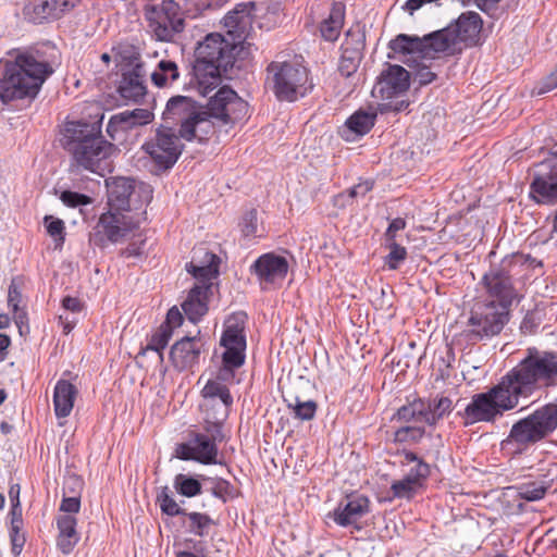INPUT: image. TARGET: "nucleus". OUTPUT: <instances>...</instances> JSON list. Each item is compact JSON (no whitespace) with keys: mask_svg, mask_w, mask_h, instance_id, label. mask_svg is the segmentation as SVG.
Masks as SVG:
<instances>
[{"mask_svg":"<svg viewBox=\"0 0 557 557\" xmlns=\"http://www.w3.org/2000/svg\"><path fill=\"white\" fill-rule=\"evenodd\" d=\"M253 9V2L237 3L223 18L226 36L211 33L196 48L193 74L203 97L221 84L223 76L232 78L234 67L240 69L238 62L248 57L245 44Z\"/></svg>","mask_w":557,"mask_h":557,"instance_id":"obj_1","label":"nucleus"},{"mask_svg":"<svg viewBox=\"0 0 557 557\" xmlns=\"http://www.w3.org/2000/svg\"><path fill=\"white\" fill-rule=\"evenodd\" d=\"M53 72L50 64L30 49H13L0 60V99L9 103L18 99H34L41 85Z\"/></svg>","mask_w":557,"mask_h":557,"instance_id":"obj_2","label":"nucleus"},{"mask_svg":"<svg viewBox=\"0 0 557 557\" xmlns=\"http://www.w3.org/2000/svg\"><path fill=\"white\" fill-rule=\"evenodd\" d=\"M62 135L61 144L70 154L71 171L86 170L95 173L100 169L101 163L117 150L115 145L108 141L101 134V121L66 122Z\"/></svg>","mask_w":557,"mask_h":557,"instance_id":"obj_3","label":"nucleus"},{"mask_svg":"<svg viewBox=\"0 0 557 557\" xmlns=\"http://www.w3.org/2000/svg\"><path fill=\"white\" fill-rule=\"evenodd\" d=\"M502 381L517 404L537 391L557 386V352L529 347L525 357Z\"/></svg>","mask_w":557,"mask_h":557,"instance_id":"obj_4","label":"nucleus"},{"mask_svg":"<svg viewBox=\"0 0 557 557\" xmlns=\"http://www.w3.org/2000/svg\"><path fill=\"white\" fill-rule=\"evenodd\" d=\"M556 430L557 397L515 422L508 435L500 442V447L511 454H523Z\"/></svg>","mask_w":557,"mask_h":557,"instance_id":"obj_5","label":"nucleus"},{"mask_svg":"<svg viewBox=\"0 0 557 557\" xmlns=\"http://www.w3.org/2000/svg\"><path fill=\"white\" fill-rule=\"evenodd\" d=\"M264 87L278 101L294 102L305 97L313 87L308 70L292 62L272 61L265 69Z\"/></svg>","mask_w":557,"mask_h":557,"instance_id":"obj_6","label":"nucleus"},{"mask_svg":"<svg viewBox=\"0 0 557 557\" xmlns=\"http://www.w3.org/2000/svg\"><path fill=\"white\" fill-rule=\"evenodd\" d=\"M517 406V401L500 380L498 384L487 392L474 394L463 411H458L457 416L462 419L465 426L479 422L494 423L498 418L503 417L505 411L511 410Z\"/></svg>","mask_w":557,"mask_h":557,"instance_id":"obj_7","label":"nucleus"},{"mask_svg":"<svg viewBox=\"0 0 557 557\" xmlns=\"http://www.w3.org/2000/svg\"><path fill=\"white\" fill-rule=\"evenodd\" d=\"M508 321V309L495 300L478 302L471 310L468 327L456 336L458 344L475 345L502 332Z\"/></svg>","mask_w":557,"mask_h":557,"instance_id":"obj_8","label":"nucleus"},{"mask_svg":"<svg viewBox=\"0 0 557 557\" xmlns=\"http://www.w3.org/2000/svg\"><path fill=\"white\" fill-rule=\"evenodd\" d=\"M143 218V213H128L109 208L100 214L89 232V244L104 249L110 244L121 243L139 228Z\"/></svg>","mask_w":557,"mask_h":557,"instance_id":"obj_9","label":"nucleus"},{"mask_svg":"<svg viewBox=\"0 0 557 557\" xmlns=\"http://www.w3.org/2000/svg\"><path fill=\"white\" fill-rule=\"evenodd\" d=\"M108 206L111 209L128 213H143V210L152 200L151 185L128 177H114L107 181Z\"/></svg>","mask_w":557,"mask_h":557,"instance_id":"obj_10","label":"nucleus"},{"mask_svg":"<svg viewBox=\"0 0 557 557\" xmlns=\"http://www.w3.org/2000/svg\"><path fill=\"white\" fill-rule=\"evenodd\" d=\"M518 255H508L499 263L491 264L490 270L482 276L481 284L486 294L495 298L496 304L508 309L517 296L513 284V269Z\"/></svg>","mask_w":557,"mask_h":557,"instance_id":"obj_11","label":"nucleus"},{"mask_svg":"<svg viewBox=\"0 0 557 557\" xmlns=\"http://www.w3.org/2000/svg\"><path fill=\"white\" fill-rule=\"evenodd\" d=\"M145 16L153 37L159 41L171 42L185 28L182 9L174 0L146 5Z\"/></svg>","mask_w":557,"mask_h":557,"instance_id":"obj_12","label":"nucleus"},{"mask_svg":"<svg viewBox=\"0 0 557 557\" xmlns=\"http://www.w3.org/2000/svg\"><path fill=\"white\" fill-rule=\"evenodd\" d=\"M529 196L539 205L557 203V145L548 158L535 164Z\"/></svg>","mask_w":557,"mask_h":557,"instance_id":"obj_13","label":"nucleus"},{"mask_svg":"<svg viewBox=\"0 0 557 557\" xmlns=\"http://www.w3.org/2000/svg\"><path fill=\"white\" fill-rule=\"evenodd\" d=\"M180 137L173 126L161 124L156 129L154 138L145 143L143 149L159 168L168 170L176 163L182 153L183 145Z\"/></svg>","mask_w":557,"mask_h":557,"instance_id":"obj_14","label":"nucleus"},{"mask_svg":"<svg viewBox=\"0 0 557 557\" xmlns=\"http://www.w3.org/2000/svg\"><path fill=\"white\" fill-rule=\"evenodd\" d=\"M205 111L222 125L234 124L248 112V103L230 87H221L210 97Z\"/></svg>","mask_w":557,"mask_h":557,"instance_id":"obj_15","label":"nucleus"},{"mask_svg":"<svg viewBox=\"0 0 557 557\" xmlns=\"http://www.w3.org/2000/svg\"><path fill=\"white\" fill-rule=\"evenodd\" d=\"M81 0H27L23 13L34 24L52 23L78 5Z\"/></svg>","mask_w":557,"mask_h":557,"instance_id":"obj_16","label":"nucleus"},{"mask_svg":"<svg viewBox=\"0 0 557 557\" xmlns=\"http://www.w3.org/2000/svg\"><path fill=\"white\" fill-rule=\"evenodd\" d=\"M410 86V74L401 65H388L377 78L372 95L382 100H392L404 96Z\"/></svg>","mask_w":557,"mask_h":557,"instance_id":"obj_17","label":"nucleus"},{"mask_svg":"<svg viewBox=\"0 0 557 557\" xmlns=\"http://www.w3.org/2000/svg\"><path fill=\"white\" fill-rule=\"evenodd\" d=\"M218 444L203 433H193L187 443H181L175 449V456L182 460H195L202 465L218 463Z\"/></svg>","mask_w":557,"mask_h":557,"instance_id":"obj_18","label":"nucleus"},{"mask_svg":"<svg viewBox=\"0 0 557 557\" xmlns=\"http://www.w3.org/2000/svg\"><path fill=\"white\" fill-rule=\"evenodd\" d=\"M423 38L424 60L446 63L447 57L462 52V47L457 46L448 26L424 35Z\"/></svg>","mask_w":557,"mask_h":557,"instance_id":"obj_19","label":"nucleus"},{"mask_svg":"<svg viewBox=\"0 0 557 557\" xmlns=\"http://www.w3.org/2000/svg\"><path fill=\"white\" fill-rule=\"evenodd\" d=\"M483 21L479 13L468 11L448 25L457 46L463 48L480 44Z\"/></svg>","mask_w":557,"mask_h":557,"instance_id":"obj_20","label":"nucleus"},{"mask_svg":"<svg viewBox=\"0 0 557 557\" xmlns=\"http://www.w3.org/2000/svg\"><path fill=\"white\" fill-rule=\"evenodd\" d=\"M288 261L274 252L261 255L250 267L261 283L275 284L282 282L288 272Z\"/></svg>","mask_w":557,"mask_h":557,"instance_id":"obj_21","label":"nucleus"},{"mask_svg":"<svg viewBox=\"0 0 557 557\" xmlns=\"http://www.w3.org/2000/svg\"><path fill=\"white\" fill-rule=\"evenodd\" d=\"M370 511V500L363 495H352L347 497L346 503L341 502L330 517L341 527L354 525L358 531L361 525L358 520Z\"/></svg>","mask_w":557,"mask_h":557,"instance_id":"obj_22","label":"nucleus"},{"mask_svg":"<svg viewBox=\"0 0 557 557\" xmlns=\"http://www.w3.org/2000/svg\"><path fill=\"white\" fill-rule=\"evenodd\" d=\"M364 48V34L349 29L342 45V54L338 63V72L345 77L354 75L362 60Z\"/></svg>","mask_w":557,"mask_h":557,"instance_id":"obj_23","label":"nucleus"},{"mask_svg":"<svg viewBox=\"0 0 557 557\" xmlns=\"http://www.w3.org/2000/svg\"><path fill=\"white\" fill-rule=\"evenodd\" d=\"M198 336H185L177 341L170 350V360L175 369L183 371L198 362L202 349Z\"/></svg>","mask_w":557,"mask_h":557,"instance_id":"obj_24","label":"nucleus"},{"mask_svg":"<svg viewBox=\"0 0 557 557\" xmlns=\"http://www.w3.org/2000/svg\"><path fill=\"white\" fill-rule=\"evenodd\" d=\"M145 83V64H137L134 69H123L117 91L123 99L138 102L147 92Z\"/></svg>","mask_w":557,"mask_h":557,"instance_id":"obj_25","label":"nucleus"},{"mask_svg":"<svg viewBox=\"0 0 557 557\" xmlns=\"http://www.w3.org/2000/svg\"><path fill=\"white\" fill-rule=\"evenodd\" d=\"M200 107L201 106H198L197 102L189 97H172L168 101L163 112L164 124L171 126L180 124L182 126L185 122H190L197 117L196 113Z\"/></svg>","mask_w":557,"mask_h":557,"instance_id":"obj_26","label":"nucleus"},{"mask_svg":"<svg viewBox=\"0 0 557 557\" xmlns=\"http://www.w3.org/2000/svg\"><path fill=\"white\" fill-rule=\"evenodd\" d=\"M212 295L211 285L195 284L184 302L182 309L189 321L197 323L209 310V298Z\"/></svg>","mask_w":557,"mask_h":557,"instance_id":"obj_27","label":"nucleus"},{"mask_svg":"<svg viewBox=\"0 0 557 557\" xmlns=\"http://www.w3.org/2000/svg\"><path fill=\"white\" fill-rule=\"evenodd\" d=\"M424 38L416 35L399 34L388 42V49L398 57H404L405 63L412 66L411 63L418 60H424Z\"/></svg>","mask_w":557,"mask_h":557,"instance_id":"obj_28","label":"nucleus"},{"mask_svg":"<svg viewBox=\"0 0 557 557\" xmlns=\"http://www.w3.org/2000/svg\"><path fill=\"white\" fill-rule=\"evenodd\" d=\"M197 117L191 120L190 122H185L180 128V135L182 138L190 141L193 139H197L199 141H205L214 134V124L210 114L205 111L203 106L200 107L198 112L196 113Z\"/></svg>","mask_w":557,"mask_h":557,"instance_id":"obj_29","label":"nucleus"},{"mask_svg":"<svg viewBox=\"0 0 557 557\" xmlns=\"http://www.w3.org/2000/svg\"><path fill=\"white\" fill-rule=\"evenodd\" d=\"M58 536L57 547L62 554H71L77 543L81 540V535L77 532V519L72 515H60L55 519Z\"/></svg>","mask_w":557,"mask_h":557,"instance_id":"obj_30","label":"nucleus"},{"mask_svg":"<svg viewBox=\"0 0 557 557\" xmlns=\"http://www.w3.org/2000/svg\"><path fill=\"white\" fill-rule=\"evenodd\" d=\"M377 111L372 108H369V110H357L346 120L344 129L341 132L342 137L350 140L351 138L347 133H351L357 137L368 134L375 125Z\"/></svg>","mask_w":557,"mask_h":557,"instance_id":"obj_31","label":"nucleus"},{"mask_svg":"<svg viewBox=\"0 0 557 557\" xmlns=\"http://www.w3.org/2000/svg\"><path fill=\"white\" fill-rule=\"evenodd\" d=\"M77 393L76 386L71 382L66 380L58 381L53 392L54 412L58 418H66L70 416Z\"/></svg>","mask_w":557,"mask_h":557,"instance_id":"obj_32","label":"nucleus"},{"mask_svg":"<svg viewBox=\"0 0 557 557\" xmlns=\"http://www.w3.org/2000/svg\"><path fill=\"white\" fill-rule=\"evenodd\" d=\"M345 20V4L341 1L333 2L329 16L320 24V33L323 39L335 41L342 30Z\"/></svg>","mask_w":557,"mask_h":557,"instance_id":"obj_33","label":"nucleus"},{"mask_svg":"<svg viewBox=\"0 0 557 557\" xmlns=\"http://www.w3.org/2000/svg\"><path fill=\"white\" fill-rule=\"evenodd\" d=\"M208 263L203 265H197L194 261L187 264V271L197 280L196 284H210L212 286V280L219 274L220 258L210 252H206Z\"/></svg>","mask_w":557,"mask_h":557,"instance_id":"obj_34","label":"nucleus"},{"mask_svg":"<svg viewBox=\"0 0 557 557\" xmlns=\"http://www.w3.org/2000/svg\"><path fill=\"white\" fill-rule=\"evenodd\" d=\"M424 407L425 423L434 426L441 419L453 411V401L449 397L436 396L432 399H424Z\"/></svg>","mask_w":557,"mask_h":557,"instance_id":"obj_35","label":"nucleus"},{"mask_svg":"<svg viewBox=\"0 0 557 557\" xmlns=\"http://www.w3.org/2000/svg\"><path fill=\"white\" fill-rule=\"evenodd\" d=\"M112 53L121 66V71L123 69H134L137 64H144L139 49L132 44L120 42L112 47Z\"/></svg>","mask_w":557,"mask_h":557,"instance_id":"obj_36","label":"nucleus"},{"mask_svg":"<svg viewBox=\"0 0 557 557\" xmlns=\"http://www.w3.org/2000/svg\"><path fill=\"white\" fill-rule=\"evenodd\" d=\"M550 485L545 480H534L522 482L512 486L517 493V497L527 502H537L543 499Z\"/></svg>","mask_w":557,"mask_h":557,"instance_id":"obj_37","label":"nucleus"},{"mask_svg":"<svg viewBox=\"0 0 557 557\" xmlns=\"http://www.w3.org/2000/svg\"><path fill=\"white\" fill-rule=\"evenodd\" d=\"M392 420L410 423L423 421L425 423V407L423 398H414L407 405L401 406L394 413Z\"/></svg>","mask_w":557,"mask_h":557,"instance_id":"obj_38","label":"nucleus"},{"mask_svg":"<svg viewBox=\"0 0 557 557\" xmlns=\"http://www.w3.org/2000/svg\"><path fill=\"white\" fill-rule=\"evenodd\" d=\"M180 77L177 64L172 60H161L151 73V82L157 87H165Z\"/></svg>","mask_w":557,"mask_h":557,"instance_id":"obj_39","label":"nucleus"},{"mask_svg":"<svg viewBox=\"0 0 557 557\" xmlns=\"http://www.w3.org/2000/svg\"><path fill=\"white\" fill-rule=\"evenodd\" d=\"M182 517V523L187 528V531L200 537L207 536L209 528L214 524V521L207 513L186 511V515H183Z\"/></svg>","mask_w":557,"mask_h":557,"instance_id":"obj_40","label":"nucleus"},{"mask_svg":"<svg viewBox=\"0 0 557 557\" xmlns=\"http://www.w3.org/2000/svg\"><path fill=\"white\" fill-rule=\"evenodd\" d=\"M205 398H216L219 397L223 405V416L227 417L230 408L233 404V397L230 393L228 387L221 382L209 380L201 391Z\"/></svg>","mask_w":557,"mask_h":557,"instance_id":"obj_41","label":"nucleus"},{"mask_svg":"<svg viewBox=\"0 0 557 557\" xmlns=\"http://www.w3.org/2000/svg\"><path fill=\"white\" fill-rule=\"evenodd\" d=\"M414 64L413 82H417L419 86H426L436 79L437 72L444 63L434 60H418Z\"/></svg>","mask_w":557,"mask_h":557,"instance_id":"obj_42","label":"nucleus"},{"mask_svg":"<svg viewBox=\"0 0 557 557\" xmlns=\"http://www.w3.org/2000/svg\"><path fill=\"white\" fill-rule=\"evenodd\" d=\"M244 363L245 360L239 359L236 354H231L230 356L222 355V366L219 368L214 381L221 382L222 384L234 381L235 370L240 368Z\"/></svg>","mask_w":557,"mask_h":557,"instance_id":"obj_43","label":"nucleus"},{"mask_svg":"<svg viewBox=\"0 0 557 557\" xmlns=\"http://www.w3.org/2000/svg\"><path fill=\"white\" fill-rule=\"evenodd\" d=\"M220 345L224 348V352L222 355L230 356L231 354H236L239 359H246V335L238 336L222 333Z\"/></svg>","mask_w":557,"mask_h":557,"instance_id":"obj_44","label":"nucleus"},{"mask_svg":"<svg viewBox=\"0 0 557 557\" xmlns=\"http://www.w3.org/2000/svg\"><path fill=\"white\" fill-rule=\"evenodd\" d=\"M173 335V332L168 325H160L157 331L151 335L149 343L147 344L146 348L143 350L145 352L146 350H153L158 352L159 359L163 360V349L169 344V341L171 339Z\"/></svg>","mask_w":557,"mask_h":557,"instance_id":"obj_45","label":"nucleus"},{"mask_svg":"<svg viewBox=\"0 0 557 557\" xmlns=\"http://www.w3.org/2000/svg\"><path fill=\"white\" fill-rule=\"evenodd\" d=\"M157 503L160 505L162 513L166 516L175 517L186 515V510L181 508L175 502L168 486H163L157 494Z\"/></svg>","mask_w":557,"mask_h":557,"instance_id":"obj_46","label":"nucleus"},{"mask_svg":"<svg viewBox=\"0 0 557 557\" xmlns=\"http://www.w3.org/2000/svg\"><path fill=\"white\" fill-rule=\"evenodd\" d=\"M174 488L185 497H195L201 493L202 486L197 479L180 473L174 478Z\"/></svg>","mask_w":557,"mask_h":557,"instance_id":"obj_47","label":"nucleus"},{"mask_svg":"<svg viewBox=\"0 0 557 557\" xmlns=\"http://www.w3.org/2000/svg\"><path fill=\"white\" fill-rule=\"evenodd\" d=\"M287 407L293 410L295 418L300 420H312L315 416L318 405L313 400L301 401L298 397L293 400L285 399Z\"/></svg>","mask_w":557,"mask_h":557,"instance_id":"obj_48","label":"nucleus"},{"mask_svg":"<svg viewBox=\"0 0 557 557\" xmlns=\"http://www.w3.org/2000/svg\"><path fill=\"white\" fill-rule=\"evenodd\" d=\"M425 434L423 426L404 425L394 433L395 443H419Z\"/></svg>","mask_w":557,"mask_h":557,"instance_id":"obj_49","label":"nucleus"},{"mask_svg":"<svg viewBox=\"0 0 557 557\" xmlns=\"http://www.w3.org/2000/svg\"><path fill=\"white\" fill-rule=\"evenodd\" d=\"M132 128H133V126H132L131 122L128 121L126 113L123 111V112L116 113L110 117L108 125H107V133L112 140H116L117 135L120 133L125 134Z\"/></svg>","mask_w":557,"mask_h":557,"instance_id":"obj_50","label":"nucleus"},{"mask_svg":"<svg viewBox=\"0 0 557 557\" xmlns=\"http://www.w3.org/2000/svg\"><path fill=\"white\" fill-rule=\"evenodd\" d=\"M248 317L244 311H238L232 313L224 322V331L223 333H228L231 335H246V323Z\"/></svg>","mask_w":557,"mask_h":557,"instance_id":"obj_51","label":"nucleus"},{"mask_svg":"<svg viewBox=\"0 0 557 557\" xmlns=\"http://www.w3.org/2000/svg\"><path fill=\"white\" fill-rule=\"evenodd\" d=\"M385 244L389 249V253L385 258V264L389 270H396L398 269L399 264L406 260L407 250L397 242H385Z\"/></svg>","mask_w":557,"mask_h":557,"instance_id":"obj_52","label":"nucleus"},{"mask_svg":"<svg viewBox=\"0 0 557 557\" xmlns=\"http://www.w3.org/2000/svg\"><path fill=\"white\" fill-rule=\"evenodd\" d=\"M420 487L406 475L398 481H394L391 485L393 496L396 498H411Z\"/></svg>","mask_w":557,"mask_h":557,"instance_id":"obj_53","label":"nucleus"},{"mask_svg":"<svg viewBox=\"0 0 557 557\" xmlns=\"http://www.w3.org/2000/svg\"><path fill=\"white\" fill-rule=\"evenodd\" d=\"M60 199L65 206H67L70 208L87 206L92 202L91 197H89L85 194H81V193L72 191V190L62 191L60 195Z\"/></svg>","mask_w":557,"mask_h":557,"instance_id":"obj_54","label":"nucleus"},{"mask_svg":"<svg viewBox=\"0 0 557 557\" xmlns=\"http://www.w3.org/2000/svg\"><path fill=\"white\" fill-rule=\"evenodd\" d=\"M221 0H187L186 10L193 16L203 13L207 10H214L220 8Z\"/></svg>","mask_w":557,"mask_h":557,"instance_id":"obj_55","label":"nucleus"},{"mask_svg":"<svg viewBox=\"0 0 557 557\" xmlns=\"http://www.w3.org/2000/svg\"><path fill=\"white\" fill-rule=\"evenodd\" d=\"M226 418L222 414L221 419H216L215 421H205L203 430L215 444L222 443L225 440V435L223 433V421Z\"/></svg>","mask_w":557,"mask_h":557,"instance_id":"obj_56","label":"nucleus"},{"mask_svg":"<svg viewBox=\"0 0 557 557\" xmlns=\"http://www.w3.org/2000/svg\"><path fill=\"white\" fill-rule=\"evenodd\" d=\"M431 473L430 466L425 461H418L406 474L416 485L422 487Z\"/></svg>","mask_w":557,"mask_h":557,"instance_id":"obj_57","label":"nucleus"},{"mask_svg":"<svg viewBox=\"0 0 557 557\" xmlns=\"http://www.w3.org/2000/svg\"><path fill=\"white\" fill-rule=\"evenodd\" d=\"M24 282L22 277H14L11 281L8 292V305L14 312L18 311L20 302L22 301L21 288Z\"/></svg>","mask_w":557,"mask_h":557,"instance_id":"obj_58","label":"nucleus"},{"mask_svg":"<svg viewBox=\"0 0 557 557\" xmlns=\"http://www.w3.org/2000/svg\"><path fill=\"white\" fill-rule=\"evenodd\" d=\"M374 182L367 180L356 184L355 186L347 189L345 193H342L337 196V199L347 198L355 199L357 197H364L368 193L373 189Z\"/></svg>","mask_w":557,"mask_h":557,"instance_id":"obj_59","label":"nucleus"},{"mask_svg":"<svg viewBox=\"0 0 557 557\" xmlns=\"http://www.w3.org/2000/svg\"><path fill=\"white\" fill-rule=\"evenodd\" d=\"M242 233L244 236H253L258 230V212L256 209L247 211L240 222Z\"/></svg>","mask_w":557,"mask_h":557,"instance_id":"obj_60","label":"nucleus"},{"mask_svg":"<svg viewBox=\"0 0 557 557\" xmlns=\"http://www.w3.org/2000/svg\"><path fill=\"white\" fill-rule=\"evenodd\" d=\"M133 128L150 123L153 119V113L147 109H135L132 111H124Z\"/></svg>","mask_w":557,"mask_h":557,"instance_id":"obj_61","label":"nucleus"},{"mask_svg":"<svg viewBox=\"0 0 557 557\" xmlns=\"http://www.w3.org/2000/svg\"><path fill=\"white\" fill-rule=\"evenodd\" d=\"M46 227L48 234L54 238L55 242L63 244L64 243V222L60 219H52L51 216H46Z\"/></svg>","mask_w":557,"mask_h":557,"instance_id":"obj_62","label":"nucleus"},{"mask_svg":"<svg viewBox=\"0 0 557 557\" xmlns=\"http://www.w3.org/2000/svg\"><path fill=\"white\" fill-rule=\"evenodd\" d=\"M84 486V481L76 474L69 475L63 484L64 495H79Z\"/></svg>","mask_w":557,"mask_h":557,"instance_id":"obj_63","label":"nucleus"},{"mask_svg":"<svg viewBox=\"0 0 557 557\" xmlns=\"http://www.w3.org/2000/svg\"><path fill=\"white\" fill-rule=\"evenodd\" d=\"M232 488L233 486L227 480L220 478L214 480L211 493L225 503L227 497L232 495Z\"/></svg>","mask_w":557,"mask_h":557,"instance_id":"obj_64","label":"nucleus"}]
</instances>
